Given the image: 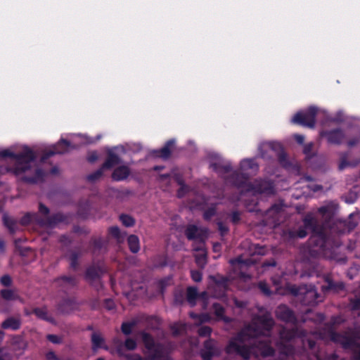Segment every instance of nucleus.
<instances>
[{"instance_id": "f257e3e1", "label": "nucleus", "mask_w": 360, "mask_h": 360, "mask_svg": "<svg viewBox=\"0 0 360 360\" xmlns=\"http://www.w3.org/2000/svg\"><path fill=\"white\" fill-rule=\"evenodd\" d=\"M274 320L271 314L265 312L255 316L238 335L232 339L226 348L228 354L236 353L244 359L251 355L256 358L265 357L273 354L269 335Z\"/></svg>"}, {"instance_id": "f03ea898", "label": "nucleus", "mask_w": 360, "mask_h": 360, "mask_svg": "<svg viewBox=\"0 0 360 360\" xmlns=\"http://www.w3.org/2000/svg\"><path fill=\"white\" fill-rule=\"evenodd\" d=\"M209 158L210 167L222 176L227 184L240 189L241 193L257 198L259 195L266 197L274 193L273 183L269 180H255L252 184L249 182L250 177L255 175L259 169L255 159H243L240 163L239 170L236 171L232 169L229 161L218 154L211 153Z\"/></svg>"}, {"instance_id": "7ed1b4c3", "label": "nucleus", "mask_w": 360, "mask_h": 360, "mask_svg": "<svg viewBox=\"0 0 360 360\" xmlns=\"http://www.w3.org/2000/svg\"><path fill=\"white\" fill-rule=\"evenodd\" d=\"M337 210L335 202H329L319 209V213L321 215L322 222L314 217L313 214H307L303 219V226L297 231H290L292 238L298 237L303 238L309 232L312 233L310 238V255L312 257L323 256L326 258L335 259L336 248L340 245L339 242L334 241L327 236L326 229L332 228L330 221L334 217Z\"/></svg>"}, {"instance_id": "20e7f679", "label": "nucleus", "mask_w": 360, "mask_h": 360, "mask_svg": "<svg viewBox=\"0 0 360 360\" xmlns=\"http://www.w3.org/2000/svg\"><path fill=\"white\" fill-rule=\"evenodd\" d=\"M0 156L9 157L15 160L14 172L22 181L35 184L44 180L45 172L37 165L36 155L29 148L24 147L18 154H15L10 149H6L0 152Z\"/></svg>"}, {"instance_id": "39448f33", "label": "nucleus", "mask_w": 360, "mask_h": 360, "mask_svg": "<svg viewBox=\"0 0 360 360\" xmlns=\"http://www.w3.org/2000/svg\"><path fill=\"white\" fill-rule=\"evenodd\" d=\"M279 335L280 341L278 342V347L282 358L294 355L295 349L289 342L295 336L299 335L303 338L302 342L304 352H308L307 350H309L317 360H345V359H339L335 353L326 354L324 359H322L316 349L314 340L311 337H307L305 330L283 328L279 331Z\"/></svg>"}, {"instance_id": "423d86ee", "label": "nucleus", "mask_w": 360, "mask_h": 360, "mask_svg": "<svg viewBox=\"0 0 360 360\" xmlns=\"http://www.w3.org/2000/svg\"><path fill=\"white\" fill-rule=\"evenodd\" d=\"M316 335L323 340H330L335 342L340 343L345 349H351L355 354L352 360H360V340L355 335L354 332L349 331L344 334L335 332L331 326H327L323 331L316 332Z\"/></svg>"}, {"instance_id": "0eeeda50", "label": "nucleus", "mask_w": 360, "mask_h": 360, "mask_svg": "<svg viewBox=\"0 0 360 360\" xmlns=\"http://www.w3.org/2000/svg\"><path fill=\"white\" fill-rule=\"evenodd\" d=\"M259 152L262 158H268L273 155L278 157L280 164L286 168L290 166V163L286 158L282 145L276 141L262 143L259 146Z\"/></svg>"}, {"instance_id": "6e6552de", "label": "nucleus", "mask_w": 360, "mask_h": 360, "mask_svg": "<svg viewBox=\"0 0 360 360\" xmlns=\"http://www.w3.org/2000/svg\"><path fill=\"white\" fill-rule=\"evenodd\" d=\"M290 290L292 294L299 297L300 300L304 304H315L319 302V294L311 284L300 286L292 285L290 287Z\"/></svg>"}, {"instance_id": "1a4fd4ad", "label": "nucleus", "mask_w": 360, "mask_h": 360, "mask_svg": "<svg viewBox=\"0 0 360 360\" xmlns=\"http://www.w3.org/2000/svg\"><path fill=\"white\" fill-rule=\"evenodd\" d=\"M141 335L148 358L150 360H164L167 354L166 349L162 345L155 343L149 334L142 332Z\"/></svg>"}, {"instance_id": "9d476101", "label": "nucleus", "mask_w": 360, "mask_h": 360, "mask_svg": "<svg viewBox=\"0 0 360 360\" xmlns=\"http://www.w3.org/2000/svg\"><path fill=\"white\" fill-rule=\"evenodd\" d=\"M39 211L41 215L39 223L42 226L52 228L66 220V217L60 212L49 215V208L42 203L39 205Z\"/></svg>"}, {"instance_id": "9b49d317", "label": "nucleus", "mask_w": 360, "mask_h": 360, "mask_svg": "<svg viewBox=\"0 0 360 360\" xmlns=\"http://www.w3.org/2000/svg\"><path fill=\"white\" fill-rule=\"evenodd\" d=\"M317 112L318 109L311 106L306 111L299 112L295 114L292 119V122L313 128L315 125V117Z\"/></svg>"}, {"instance_id": "f8f14e48", "label": "nucleus", "mask_w": 360, "mask_h": 360, "mask_svg": "<svg viewBox=\"0 0 360 360\" xmlns=\"http://www.w3.org/2000/svg\"><path fill=\"white\" fill-rule=\"evenodd\" d=\"M221 352V347L213 339H207L204 342L200 355L203 360H212L218 356Z\"/></svg>"}, {"instance_id": "ddd939ff", "label": "nucleus", "mask_w": 360, "mask_h": 360, "mask_svg": "<svg viewBox=\"0 0 360 360\" xmlns=\"http://www.w3.org/2000/svg\"><path fill=\"white\" fill-rule=\"evenodd\" d=\"M74 148L75 146H72L70 142L65 139H61L56 145H54L52 148L48 150L41 157V161L44 162L46 159L55 154H63L69 151L70 148Z\"/></svg>"}, {"instance_id": "4468645a", "label": "nucleus", "mask_w": 360, "mask_h": 360, "mask_svg": "<svg viewBox=\"0 0 360 360\" xmlns=\"http://www.w3.org/2000/svg\"><path fill=\"white\" fill-rule=\"evenodd\" d=\"M228 279L222 276L214 280V283L210 287L212 296L217 298L224 297L228 288Z\"/></svg>"}, {"instance_id": "2eb2a0df", "label": "nucleus", "mask_w": 360, "mask_h": 360, "mask_svg": "<svg viewBox=\"0 0 360 360\" xmlns=\"http://www.w3.org/2000/svg\"><path fill=\"white\" fill-rule=\"evenodd\" d=\"M320 135L322 137H326L328 142L332 144H340L345 138L344 132L340 129L323 131Z\"/></svg>"}, {"instance_id": "dca6fc26", "label": "nucleus", "mask_w": 360, "mask_h": 360, "mask_svg": "<svg viewBox=\"0 0 360 360\" xmlns=\"http://www.w3.org/2000/svg\"><path fill=\"white\" fill-rule=\"evenodd\" d=\"M113 346L120 356H127L124 354L125 350L134 349L136 347V342L131 338H127L124 342H122L116 338L113 340Z\"/></svg>"}, {"instance_id": "f3484780", "label": "nucleus", "mask_w": 360, "mask_h": 360, "mask_svg": "<svg viewBox=\"0 0 360 360\" xmlns=\"http://www.w3.org/2000/svg\"><path fill=\"white\" fill-rule=\"evenodd\" d=\"M207 231L205 229H200L195 225H189L186 228V235L189 240H196L198 245L201 242L203 243V239L206 235Z\"/></svg>"}, {"instance_id": "a211bd4d", "label": "nucleus", "mask_w": 360, "mask_h": 360, "mask_svg": "<svg viewBox=\"0 0 360 360\" xmlns=\"http://www.w3.org/2000/svg\"><path fill=\"white\" fill-rule=\"evenodd\" d=\"M283 206L282 204H276L269 209L266 213V218H271L274 226L280 224L283 217Z\"/></svg>"}, {"instance_id": "6ab92c4d", "label": "nucleus", "mask_w": 360, "mask_h": 360, "mask_svg": "<svg viewBox=\"0 0 360 360\" xmlns=\"http://www.w3.org/2000/svg\"><path fill=\"white\" fill-rule=\"evenodd\" d=\"M104 271L105 269L102 264H94L87 269L86 277L90 282L96 281L100 278Z\"/></svg>"}, {"instance_id": "aec40b11", "label": "nucleus", "mask_w": 360, "mask_h": 360, "mask_svg": "<svg viewBox=\"0 0 360 360\" xmlns=\"http://www.w3.org/2000/svg\"><path fill=\"white\" fill-rule=\"evenodd\" d=\"M359 214L356 213H352L349 214V219L347 221L340 220L337 221V226H344V229L340 231L342 232L346 231H349L356 226V225L359 224Z\"/></svg>"}, {"instance_id": "412c9836", "label": "nucleus", "mask_w": 360, "mask_h": 360, "mask_svg": "<svg viewBox=\"0 0 360 360\" xmlns=\"http://www.w3.org/2000/svg\"><path fill=\"white\" fill-rule=\"evenodd\" d=\"M276 314L278 319L285 322H294L295 320L292 311L285 305L279 306L276 311Z\"/></svg>"}, {"instance_id": "4be33fe9", "label": "nucleus", "mask_w": 360, "mask_h": 360, "mask_svg": "<svg viewBox=\"0 0 360 360\" xmlns=\"http://www.w3.org/2000/svg\"><path fill=\"white\" fill-rule=\"evenodd\" d=\"M186 301L188 302V304L193 307L196 304L197 299L200 297L203 300L206 299L207 297V292H204L201 293L200 295L198 294V290L195 287H188L186 290Z\"/></svg>"}, {"instance_id": "5701e85b", "label": "nucleus", "mask_w": 360, "mask_h": 360, "mask_svg": "<svg viewBox=\"0 0 360 360\" xmlns=\"http://www.w3.org/2000/svg\"><path fill=\"white\" fill-rule=\"evenodd\" d=\"M77 303L72 299L63 300L58 307L59 313L68 314L77 309Z\"/></svg>"}, {"instance_id": "b1692460", "label": "nucleus", "mask_w": 360, "mask_h": 360, "mask_svg": "<svg viewBox=\"0 0 360 360\" xmlns=\"http://www.w3.org/2000/svg\"><path fill=\"white\" fill-rule=\"evenodd\" d=\"M194 250L197 252L195 255V262L197 264L203 268L206 264V251L204 247V243H200L194 248Z\"/></svg>"}, {"instance_id": "393cba45", "label": "nucleus", "mask_w": 360, "mask_h": 360, "mask_svg": "<svg viewBox=\"0 0 360 360\" xmlns=\"http://www.w3.org/2000/svg\"><path fill=\"white\" fill-rule=\"evenodd\" d=\"M30 314H34L37 317L50 323H54L55 321L49 314L46 307H36L32 309Z\"/></svg>"}, {"instance_id": "a878e982", "label": "nucleus", "mask_w": 360, "mask_h": 360, "mask_svg": "<svg viewBox=\"0 0 360 360\" xmlns=\"http://www.w3.org/2000/svg\"><path fill=\"white\" fill-rule=\"evenodd\" d=\"M129 169L127 166H120L116 168L112 173V179L115 181L125 179L129 175Z\"/></svg>"}, {"instance_id": "bb28decb", "label": "nucleus", "mask_w": 360, "mask_h": 360, "mask_svg": "<svg viewBox=\"0 0 360 360\" xmlns=\"http://www.w3.org/2000/svg\"><path fill=\"white\" fill-rule=\"evenodd\" d=\"M325 281L327 285L322 287L323 290H330L338 292L344 288V285L342 282H334L330 276H327Z\"/></svg>"}, {"instance_id": "cd10ccee", "label": "nucleus", "mask_w": 360, "mask_h": 360, "mask_svg": "<svg viewBox=\"0 0 360 360\" xmlns=\"http://www.w3.org/2000/svg\"><path fill=\"white\" fill-rule=\"evenodd\" d=\"M120 162V159L117 155L110 151L108 153V158L103 165V169H110L118 165Z\"/></svg>"}, {"instance_id": "c85d7f7f", "label": "nucleus", "mask_w": 360, "mask_h": 360, "mask_svg": "<svg viewBox=\"0 0 360 360\" xmlns=\"http://www.w3.org/2000/svg\"><path fill=\"white\" fill-rule=\"evenodd\" d=\"M174 140H170L167 141L162 148H161L160 150H157L155 152V156L160 157L163 159L168 158L171 154V148L174 146Z\"/></svg>"}, {"instance_id": "c756f323", "label": "nucleus", "mask_w": 360, "mask_h": 360, "mask_svg": "<svg viewBox=\"0 0 360 360\" xmlns=\"http://www.w3.org/2000/svg\"><path fill=\"white\" fill-rule=\"evenodd\" d=\"M82 252L79 250H72L69 251L66 255L67 258L69 259L70 266L73 269H76L78 266L77 259L81 256Z\"/></svg>"}, {"instance_id": "7c9ffc66", "label": "nucleus", "mask_w": 360, "mask_h": 360, "mask_svg": "<svg viewBox=\"0 0 360 360\" xmlns=\"http://www.w3.org/2000/svg\"><path fill=\"white\" fill-rule=\"evenodd\" d=\"M20 320L15 318H9L4 321L1 324V327L4 329L11 328L12 330H17L20 328Z\"/></svg>"}, {"instance_id": "2f4dec72", "label": "nucleus", "mask_w": 360, "mask_h": 360, "mask_svg": "<svg viewBox=\"0 0 360 360\" xmlns=\"http://www.w3.org/2000/svg\"><path fill=\"white\" fill-rule=\"evenodd\" d=\"M127 241L130 250L134 253L138 252L140 250L139 238L135 235H130L127 238Z\"/></svg>"}, {"instance_id": "473e14b6", "label": "nucleus", "mask_w": 360, "mask_h": 360, "mask_svg": "<svg viewBox=\"0 0 360 360\" xmlns=\"http://www.w3.org/2000/svg\"><path fill=\"white\" fill-rule=\"evenodd\" d=\"M212 307H213L214 312L218 319L224 320L226 322L229 321V319L225 317V316L224 315V309L223 307H221L220 304H219L217 303H213Z\"/></svg>"}, {"instance_id": "72a5a7b5", "label": "nucleus", "mask_w": 360, "mask_h": 360, "mask_svg": "<svg viewBox=\"0 0 360 360\" xmlns=\"http://www.w3.org/2000/svg\"><path fill=\"white\" fill-rule=\"evenodd\" d=\"M91 342L94 349H96L102 347V345L104 342V340L101 334L98 333H94L91 335Z\"/></svg>"}, {"instance_id": "f704fd0d", "label": "nucleus", "mask_w": 360, "mask_h": 360, "mask_svg": "<svg viewBox=\"0 0 360 360\" xmlns=\"http://www.w3.org/2000/svg\"><path fill=\"white\" fill-rule=\"evenodd\" d=\"M110 233L115 238L119 243L122 242L124 239L125 234L120 232L117 226L110 227L109 229Z\"/></svg>"}, {"instance_id": "c9c22d12", "label": "nucleus", "mask_w": 360, "mask_h": 360, "mask_svg": "<svg viewBox=\"0 0 360 360\" xmlns=\"http://www.w3.org/2000/svg\"><path fill=\"white\" fill-rule=\"evenodd\" d=\"M3 221L4 225L9 229L11 233H14L15 231V221L10 217L7 215H4Z\"/></svg>"}, {"instance_id": "e433bc0d", "label": "nucleus", "mask_w": 360, "mask_h": 360, "mask_svg": "<svg viewBox=\"0 0 360 360\" xmlns=\"http://www.w3.org/2000/svg\"><path fill=\"white\" fill-rule=\"evenodd\" d=\"M186 330V326L181 323H174L172 326V331L174 335H179L182 334Z\"/></svg>"}, {"instance_id": "4c0bfd02", "label": "nucleus", "mask_w": 360, "mask_h": 360, "mask_svg": "<svg viewBox=\"0 0 360 360\" xmlns=\"http://www.w3.org/2000/svg\"><path fill=\"white\" fill-rule=\"evenodd\" d=\"M190 315H191V317H192L193 319L195 320L196 324L209 321L210 319V316L206 314H202L198 315V314H195L194 313H191Z\"/></svg>"}, {"instance_id": "58836bf2", "label": "nucleus", "mask_w": 360, "mask_h": 360, "mask_svg": "<svg viewBox=\"0 0 360 360\" xmlns=\"http://www.w3.org/2000/svg\"><path fill=\"white\" fill-rule=\"evenodd\" d=\"M1 297L6 300H13L17 299V295L13 290L4 289L1 291Z\"/></svg>"}, {"instance_id": "ea45409f", "label": "nucleus", "mask_w": 360, "mask_h": 360, "mask_svg": "<svg viewBox=\"0 0 360 360\" xmlns=\"http://www.w3.org/2000/svg\"><path fill=\"white\" fill-rule=\"evenodd\" d=\"M120 219L122 221V224L127 227H130L134 226V219L129 215L127 214H122L120 216Z\"/></svg>"}, {"instance_id": "a19ab883", "label": "nucleus", "mask_w": 360, "mask_h": 360, "mask_svg": "<svg viewBox=\"0 0 360 360\" xmlns=\"http://www.w3.org/2000/svg\"><path fill=\"white\" fill-rule=\"evenodd\" d=\"M60 281L63 282L67 286H73L77 283L76 278L74 276H63L60 278Z\"/></svg>"}, {"instance_id": "79ce46f5", "label": "nucleus", "mask_w": 360, "mask_h": 360, "mask_svg": "<svg viewBox=\"0 0 360 360\" xmlns=\"http://www.w3.org/2000/svg\"><path fill=\"white\" fill-rule=\"evenodd\" d=\"M104 169L103 168V167L101 168H100L99 169L96 170V172H93L92 174H89L88 176H87V179L89 181H91V182H94L96 180H98L99 178L101 177L102 174H103V170Z\"/></svg>"}, {"instance_id": "37998d69", "label": "nucleus", "mask_w": 360, "mask_h": 360, "mask_svg": "<svg viewBox=\"0 0 360 360\" xmlns=\"http://www.w3.org/2000/svg\"><path fill=\"white\" fill-rule=\"evenodd\" d=\"M176 180L178 184L181 186L178 191V196L182 197L187 191V187L183 184V181L179 176H176Z\"/></svg>"}, {"instance_id": "c03bdc74", "label": "nucleus", "mask_w": 360, "mask_h": 360, "mask_svg": "<svg viewBox=\"0 0 360 360\" xmlns=\"http://www.w3.org/2000/svg\"><path fill=\"white\" fill-rule=\"evenodd\" d=\"M314 146V144L312 143H309L304 146V153L306 155V158L308 160L312 159L314 158L313 153H312V148Z\"/></svg>"}, {"instance_id": "a18cd8bd", "label": "nucleus", "mask_w": 360, "mask_h": 360, "mask_svg": "<svg viewBox=\"0 0 360 360\" xmlns=\"http://www.w3.org/2000/svg\"><path fill=\"white\" fill-rule=\"evenodd\" d=\"M252 263V261L250 259H244L242 257H239L236 259L232 261L233 264H238L240 266H248Z\"/></svg>"}, {"instance_id": "49530a36", "label": "nucleus", "mask_w": 360, "mask_h": 360, "mask_svg": "<svg viewBox=\"0 0 360 360\" xmlns=\"http://www.w3.org/2000/svg\"><path fill=\"white\" fill-rule=\"evenodd\" d=\"M212 329L209 326H202L198 330V335L201 337H207L210 335Z\"/></svg>"}, {"instance_id": "de8ad7c7", "label": "nucleus", "mask_w": 360, "mask_h": 360, "mask_svg": "<svg viewBox=\"0 0 360 360\" xmlns=\"http://www.w3.org/2000/svg\"><path fill=\"white\" fill-rule=\"evenodd\" d=\"M347 157H348V154H347V153H345V154H343V155L341 156L340 163V165H339V168H340V169H345L346 167L352 165H351V164L347 161Z\"/></svg>"}, {"instance_id": "09e8293b", "label": "nucleus", "mask_w": 360, "mask_h": 360, "mask_svg": "<svg viewBox=\"0 0 360 360\" xmlns=\"http://www.w3.org/2000/svg\"><path fill=\"white\" fill-rule=\"evenodd\" d=\"M258 287L259 288V290L265 295H270L271 294V291L268 287V285H266V283L264 282H259V284H258Z\"/></svg>"}, {"instance_id": "8fccbe9b", "label": "nucleus", "mask_w": 360, "mask_h": 360, "mask_svg": "<svg viewBox=\"0 0 360 360\" xmlns=\"http://www.w3.org/2000/svg\"><path fill=\"white\" fill-rule=\"evenodd\" d=\"M132 327L133 324L131 323H123L122 325V331L124 334L129 335L131 333Z\"/></svg>"}, {"instance_id": "3c124183", "label": "nucleus", "mask_w": 360, "mask_h": 360, "mask_svg": "<svg viewBox=\"0 0 360 360\" xmlns=\"http://www.w3.org/2000/svg\"><path fill=\"white\" fill-rule=\"evenodd\" d=\"M216 213L215 207H209L205 212H204V218L206 220H209L211 219L212 217H213Z\"/></svg>"}, {"instance_id": "603ef678", "label": "nucleus", "mask_w": 360, "mask_h": 360, "mask_svg": "<svg viewBox=\"0 0 360 360\" xmlns=\"http://www.w3.org/2000/svg\"><path fill=\"white\" fill-rule=\"evenodd\" d=\"M191 275L195 282H200L202 279V274L199 271L193 270L191 271Z\"/></svg>"}, {"instance_id": "864d4df0", "label": "nucleus", "mask_w": 360, "mask_h": 360, "mask_svg": "<svg viewBox=\"0 0 360 360\" xmlns=\"http://www.w3.org/2000/svg\"><path fill=\"white\" fill-rule=\"evenodd\" d=\"M234 304L239 309H245L248 307V302L243 300H238L236 298L233 299Z\"/></svg>"}, {"instance_id": "5fc2aeb1", "label": "nucleus", "mask_w": 360, "mask_h": 360, "mask_svg": "<svg viewBox=\"0 0 360 360\" xmlns=\"http://www.w3.org/2000/svg\"><path fill=\"white\" fill-rule=\"evenodd\" d=\"M351 308L354 311L360 309V297L351 301Z\"/></svg>"}, {"instance_id": "6e6d98bb", "label": "nucleus", "mask_w": 360, "mask_h": 360, "mask_svg": "<svg viewBox=\"0 0 360 360\" xmlns=\"http://www.w3.org/2000/svg\"><path fill=\"white\" fill-rule=\"evenodd\" d=\"M47 339L54 344H58L61 342V338L56 335H48Z\"/></svg>"}, {"instance_id": "4d7b16f0", "label": "nucleus", "mask_w": 360, "mask_h": 360, "mask_svg": "<svg viewBox=\"0 0 360 360\" xmlns=\"http://www.w3.org/2000/svg\"><path fill=\"white\" fill-rule=\"evenodd\" d=\"M217 225L219 231H220L221 236L225 235L228 232V227L226 225H224L222 222H218Z\"/></svg>"}, {"instance_id": "13d9d810", "label": "nucleus", "mask_w": 360, "mask_h": 360, "mask_svg": "<svg viewBox=\"0 0 360 360\" xmlns=\"http://www.w3.org/2000/svg\"><path fill=\"white\" fill-rule=\"evenodd\" d=\"M1 283L3 285L8 286L11 283V279L9 276L5 275L1 278Z\"/></svg>"}, {"instance_id": "bf43d9fd", "label": "nucleus", "mask_w": 360, "mask_h": 360, "mask_svg": "<svg viewBox=\"0 0 360 360\" xmlns=\"http://www.w3.org/2000/svg\"><path fill=\"white\" fill-rule=\"evenodd\" d=\"M311 319L316 323H321L324 320V316L321 314H316L314 317H311Z\"/></svg>"}, {"instance_id": "052dcab7", "label": "nucleus", "mask_w": 360, "mask_h": 360, "mask_svg": "<svg viewBox=\"0 0 360 360\" xmlns=\"http://www.w3.org/2000/svg\"><path fill=\"white\" fill-rule=\"evenodd\" d=\"M359 142H360V135L357 137L350 139L348 141L347 145L349 147H353V146H356Z\"/></svg>"}, {"instance_id": "680f3d73", "label": "nucleus", "mask_w": 360, "mask_h": 360, "mask_svg": "<svg viewBox=\"0 0 360 360\" xmlns=\"http://www.w3.org/2000/svg\"><path fill=\"white\" fill-rule=\"evenodd\" d=\"M231 221L234 224H236L240 221V213L238 212H233L231 214Z\"/></svg>"}, {"instance_id": "e2e57ef3", "label": "nucleus", "mask_w": 360, "mask_h": 360, "mask_svg": "<svg viewBox=\"0 0 360 360\" xmlns=\"http://www.w3.org/2000/svg\"><path fill=\"white\" fill-rule=\"evenodd\" d=\"M175 301L178 303H182L184 301V293L182 292H179L176 293L175 295Z\"/></svg>"}, {"instance_id": "0e129e2a", "label": "nucleus", "mask_w": 360, "mask_h": 360, "mask_svg": "<svg viewBox=\"0 0 360 360\" xmlns=\"http://www.w3.org/2000/svg\"><path fill=\"white\" fill-rule=\"evenodd\" d=\"M295 139L296 140V141L300 144L303 143H304V136L303 135H301V134H295Z\"/></svg>"}, {"instance_id": "69168bd1", "label": "nucleus", "mask_w": 360, "mask_h": 360, "mask_svg": "<svg viewBox=\"0 0 360 360\" xmlns=\"http://www.w3.org/2000/svg\"><path fill=\"white\" fill-rule=\"evenodd\" d=\"M46 358L48 360H58L56 354L53 352H49L46 354Z\"/></svg>"}, {"instance_id": "338daca9", "label": "nucleus", "mask_w": 360, "mask_h": 360, "mask_svg": "<svg viewBox=\"0 0 360 360\" xmlns=\"http://www.w3.org/2000/svg\"><path fill=\"white\" fill-rule=\"evenodd\" d=\"M97 158H98V156H97L96 153L94 152L89 155L88 160L89 162H93L96 160H97Z\"/></svg>"}, {"instance_id": "774afa93", "label": "nucleus", "mask_w": 360, "mask_h": 360, "mask_svg": "<svg viewBox=\"0 0 360 360\" xmlns=\"http://www.w3.org/2000/svg\"><path fill=\"white\" fill-rule=\"evenodd\" d=\"M272 281L274 283V284L277 287H280L282 285V281H281V278H272Z\"/></svg>"}]
</instances>
